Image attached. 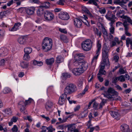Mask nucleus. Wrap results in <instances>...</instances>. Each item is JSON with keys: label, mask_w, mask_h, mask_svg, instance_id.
I'll return each instance as SVG.
<instances>
[{"label": "nucleus", "mask_w": 132, "mask_h": 132, "mask_svg": "<svg viewBox=\"0 0 132 132\" xmlns=\"http://www.w3.org/2000/svg\"><path fill=\"white\" fill-rule=\"evenodd\" d=\"M105 16L106 18L108 20L110 21L109 24L111 27L110 28V31L111 33L113 34L114 33V28L113 27V24L115 22V19L117 18L115 15L112 14L111 11H109Z\"/></svg>", "instance_id": "nucleus-1"}, {"label": "nucleus", "mask_w": 132, "mask_h": 132, "mask_svg": "<svg viewBox=\"0 0 132 132\" xmlns=\"http://www.w3.org/2000/svg\"><path fill=\"white\" fill-rule=\"evenodd\" d=\"M109 50L107 46H105L102 48V60L100 66H103L109 65V62L108 56Z\"/></svg>", "instance_id": "nucleus-2"}, {"label": "nucleus", "mask_w": 132, "mask_h": 132, "mask_svg": "<svg viewBox=\"0 0 132 132\" xmlns=\"http://www.w3.org/2000/svg\"><path fill=\"white\" fill-rule=\"evenodd\" d=\"M53 45L52 39L48 37L45 38L43 40L42 44V48L45 52L50 51Z\"/></svg>", "instance_id": "nucleus-3"}, {"label": "nucleus", "mask_w": 132, "mask_h": 132, "mask_svg": "<svg viewBox=\"0 0 132 132\" xmlns=\"http://www.w3.org/2000/svg\"><path fill=\"white\" fill-rule=\"evenodd\" d=\"M77 90V87L76 85L73 83H71L65 87L64 90V94L67 95H69L75 92Z\"/></svg>", "instance_id": "nucleus-4"}, {"label": "nucleus", "mask_w": 132, "mask_h": 132, "mask_svg": "<svg viewBox=\"0 0 132 132\" xmlns=\"http://www.w3.org/2000/svg\"><path fill=\"white\" fill-rule=\"evenodd\" d=\"M84 56L82 53H77L74 56V59L73 61V64L76 67L80 65L83 61Z\"/></svg>", "instance_id": "nucleus-5"}, {"label": "nucleus", "mask_w": 132, "mask_h": 132, "mask_svg": "<svg viewBox=\"0 0 132 132\" xmlns=\"http://www.w3.org/2000/svg\"><path fill=\"white\" fill-rule=\"evenodd\" d=\"M92 41L89 39L83 42L81 44L82 50L86 51L90 50L92 47Z\"/></svg>", "instance_id": "nucleus-6"}, {"label": "nucleus", "mask_w": 132, "mask_h": 132, "mask_svg": "<svg viewBox=\"0 0 132 132\" xmlns=\"http://www.w3.org/2000/svg\"><path fill=\"white\" fill-rule=\"evenodd\" d=\"M45 19L47 20L51 21L54 19V16L53 14L51 12L46 10L44 12Z\"/></svg>", "instance_id": "nucleus-7"}, {"label": "nucleus", "mask_w": 132, "mask_h": 132, "mask_svg": "<svg viewBox=\"0 0 132 132\" xmlns=\"http://www.w3.org/2000/svg\"><path fill=\"white\" fill-rule=\"evenodd\" d=\"M67 95L64 93L62 94L60 96L58 101V103L60 105H62L66 103L67 101Z\"/></svg>", "instance_id": "nucleus-8"}, {"label": "nucleus", "mask_w": 132, "mask_h": 132, "mask_svg": "<svg viewBox=\"0 0 132 132\" xmlns=\"http://www.w3.org/2000/svg\"><path fill=\"white\" fill-rule=\"evenodd\" d=\"M59 17L61 19L64 20H67L69 19V16L66 12H62L59 15Z\"/></svg>", "instance_id": "nucleus-9"}, {"label": "nucleus", "mask_w": 132, "mask_h": 132, "mask_svg": "<svg viewBox=\"0 0 132 132\" xmlns=\"http://www.w3.org/2000/svg\"><path fill=\"white\" fill-rule=\"evenodd\" d=\"M121 130L123 132H132L131 130H130L129 126L127 124H123L120 127Z\"/></svg>", "instance_id": "nucleus-10"}, {"label": "nucleus", "mask_w": 132, "mask_h": 132, "mask_svg": "<svg viewBox=\"0 0 132 132\" xmlns=\"http://www.w3.org/2000/svg\"><path fill=\"white\" fill-rule=\"evenodd\" d=\"M82 22H84L82 19L75 18L74 19V23L75 26L78 28H80L82 24Z\"/></svg>", "instance_id": "nucleus-11"}, {"label": "nucleus", "mask_w": 132, "mask_h": 132, "mask_svg": "<svg viewBox=\"0 0 132 132\" xmlns=\"http://www.w3.org/2000/svg\"><path fill=\"white\" fill-rule=\"evenodd\" d=\"M72 73L76 76L79 75H81L84 72L81 68H76L72 70Z\"/></svg>", "instance_id": "nucleus-12"}, {"label": "nucleus", "mask_w": 132, "mask_h": 132, "mask_svg": "<svg viewBox=\"0 0 132 132\" xmlns=\"http://www.w3.org/2000/svg\"><path fill=\"white\" fill-rule=\"evenodd\" d=\"M40 4L41 5L38 6V8H41V9H48L49 8L50 6V3L48 2H44L42 3H40Z\"/></svg>", "instance_id": "nucleus-13"}, {"label": "nucleus", "mask_w": 132, "mask_h": 132, "mask_svg": "<svg viewBox=\"0 0 132 132\" xmlns=\"http://www.w3.org/2000/svg\"><path fill=\"white\" fill-rule=\"evenodd\" d=\"M8 53V50L6 48H1L0 49V56L3 57L6 56Z\"/></svg>", "instance_id": "nucleus-14"}, {"label": "nucleus", "mask_w": 132, "mask_h": 132, "mask_svg": "<svg viewBox=\"0 0 132 132\" xmlns=\"http://www.w3.org/2000/svg\"><path fill=\"white\" fill-rule=\"evenodd\" d=\"M35 8L34 7L25 8V11L27 14L29 15H32L34 14Z\"/></svg>", "instance_id": "nucleus-15"}, {"label": "nucleus", "mask_w": 132, "mask_h": 132, "mask_svg": "<svg viewBox=\"0 0 132 132\" xmlns=\"http://www.w3.org/2000/svg\"><path fill=\"white\" fill-rule=\"evenodd\" d=\"M110 113L113 118L117 120H119L120 118V115L117 112L111 111Z\"/></svg>", "instance_id": "nucleus-16"}, {"label": "nucleus", "mask_w": 132, "mask_h": 132, "mask_svg": "<svg viewBox=\"0 0 132 132\" xmlns=\"http://www.w3.org/2000/svg\"><path fill=\"white\" fill-rule=\"evenodd\" d=\"M18 107L20 108L21 112L24 114L25 113V102L23 101H21L18 103Z\"/></svg>", "instance_id": "nucleus-17"}, {"label": "nucleus", "mask_w": 132, "mask_h": 132, "mask_svg": "<svg viewBox=\"0 0 132 132\" xmlns=\"http://www.w3.org/2000/svg\"><path fill=\"white\" fill-rule=\"evenodd\" d=\"M81 68V69L83 70L84 72L87 69L88 67V64L85 61L83 60L82 62L81 63L80 65Z\"/></svg>", "instance_id": "nucleus-18"}, {"label": "nucleus", "mask_w": 132, "mask_h": 132, "mask_svg": "<svg viewBox=\"0 0 132 132\" xmlns=\"http://www.w3.org/2000/svg\"><path fill=\"white\" fill-rule=\"evenodd\" d=\"M99 55V54L96 53V55L93 57L91 62V65L93 66H94L96 65L97 60Z\"/></svg>", "instance_id": "nucleus-19"}, {"label": "nucleus", "mask_w": 132, "mask_h": 132, "mask_svg": "<svg viewBox=\"0 0 132 132\" xmlns=\"http://www.w3.org/2000/svg\"><path fill=\"white\" fill-rule=\"evenodd\" d=\"M21 24V23L19 22L15 23L13 27L11 29H10V30L11 31H16L19 29V27Z\"/></svg>", "instance_id": "nucleus-20"}, {"label": "nucleus", "mask_w": 132, "mask_h": 132, "mask_svg": "<svg viewBox=\"0 0 132 132\" xmlns=\"http://www.w3.org/2000/svg\"><path fill=\"white\" fill-rule=\"evenodd\" d=\"M53 103L51 102H48L46 103L45 108L47 111H50L53 106Z\"/></svg>", "instance_id": "nucleus-21"}, {"label": "nucleus", "mask_w": 132, "mask_h": 132, "mask_svg": "<svg viewBox=\"0 0 132 132\" xmlns=\"http://www.w3.org/2000/svg\"><path fill=\"white\" fill-rule=\"evenodd\" d=\"M64 60L63 57L61 55L58 56L56 58V63H60L63 62Z\"/></svg>", "instance_id": "nucleus-22"}, {"label": "nucleus", "mask_w": 132, "mask_h": 132, "mask_svg": "<svg viewBox=\"0 0 132 132\" xmlns=\"http://www.w3.org/2000/svg\"><path fill=\"white\" fill-rule=\"evenodd\" d=\"M104 67L100 66V68L99 70V72L97 74V75H105L106 74V72L105 70H104Z\"/></svg>", "instance_id": "nucleus-23"}, {"label": "nucleus", "mask_w": 132, "mask_h": 132, "mask_svg": "<svg viewBox=\"0 0 132 132\" xmlns=\"http://www.w3.org/2000/svg\"><path fill=\"white\" fill-rule=\"evenodd\" d=\"M54 61V59L53 58H51L49 59H47L45 60L46 63L48 65H51L52 64Z\"/></svg>", "instance_id": "nucleus-24"}, {"label": "nucleus", "mask_w": 132, "mask_h": 132, "mask_svg": "<svg viewBox=\"0 0 132 132\" xmlns=\"http://www.w3.org/2000/svg\"><path fill=\"white\" fill-rule=\"evenodd\" d=\"M18 42L20 44L24 45L25 42V36H22L20 37L18 39Z\"/></svg>", "instance_id": "nucleus-25"}, {"label": "nucleus", "mask_w": 132, "mask_h": 132, "mask_svg": "<svg viewBox=\"0 0 132 132\" xmlns=\"http://www.w3.org/2000/svg\"><path fill=\"white\" fill-rule=\"evenodd\" d=\"M97 50L96 51V53L99 54L100 52V50L101 48V45L100 43V41L98 40L97 42Z\"/></svg>", "instance_id": "nucleus-26"}, {"label": "nucleus", "mask_w": 132, "mask_h": 132, "mask_svg": "<svg viewBox=\"0 0 132 132\" xmlns=\"http://www.w3.org/2000/svg\"><path fill=\"white\" fill-rule=\"evenodd\" d=\"M120 17L121 18L125 19L126 21H127L128 22L130 23L132 21V20L129 17L127 16L123 15L121 16Z\"/></svg>", "instance_id": "nucleus-27"}, {"label": "nucleus", "mask_w": 132, "mask_h": 132, "mask_svg": "<svg viewBox=\"0 0 132 132\" xmlns=\"http://www.w3.org/2000/svg\"><path fill=\"white\" fill-rule=\"evenodd\" d=\"M34 102V101L32 98H29L28 100H25V106L29 105L31 103Z\"/></svg>", "instance_id": "nucleus-28"}, {"label": "nucleus", "mask_w": 132, "mask_h": 132, "mask_svg": "<svg viewBox=\"0 0 132 132\" xmlns=\"http://www.w3.org/2000/svg\"><path fill=\"white\" fill-rule=\"evenodd\" d=\"M33 64L34 65H37L40 66L42 65L43 64V62L41 61H38L36 60L34 61Z\"/></svg>", "instance_id": "nucleus-29"}, {"label": "nucleus", "mask_w": 132, "mask_h": 132, "mask_svg": "<svg viewBox=\"0 0 132 132\" xmlns=\"http://www.w3.org/2000/svg\"><path fill=\"white\" fill-rule=\"evenodd\" d=\"M6 115H11L12 113V111L10 108L6 109L3 110Z\"/></svg>", "instance_id": "nucleus-30"}, {"label": "nucleus", "mask_w": 132, "mask_h": 132, "mask_svg": "<svg viewBox=\"0 0 132 132\" xmlns=\"http://www.w3.org/2000/svg\"><path fill=\"white\" fill-rule=\"evenodd\" d=\"M68 131H70V132H72L73 131L74 129H75L76 127L75 126H73L72 125H68Z\"/></svg>", "instance_id": "nucleus-31"}, {"label": "nucleus", "mask_w": 132, "mask_h": 132, "mask_svg": "<svg viewBox=\"0 0 132 132\" xmlns=\"http://www.w3.org/2000/svg\"><path fill=\"white\" fill-rule=\"evenodd\" d=\"M123 25L125 27V31H128L129 29V24L126 21L124 22L123 23Z\"/></svg>", "instance_id": "nucleus-32"}, {"label": "nucleus", "mask_w": 132, "mask_h": 132, "mask_svg": "<svg viewBox=\"0 0 132 132\" xmlns=\"http://www.w3.org/2000/svg\"><path fill=\"white\" fill-rule=\"evenodd\" d=\"M32 49L30 47L25 48V56L26 54H30L32 52Z\"/></svg>", "instance_id": "nucleus-33"}, {"label": "nucleus", "mask_w": 132, "mask_h": 132, "mask_svg": "<svg viewBox=\"0 0 132 132\" xmlns=\"http://www.w3.org/2000/svg\"><path fill=\"white\" fill-rule=\"evenodd\" d=\"M37 14L38 16H40L42 15L43 13V9L41 8H39V9L37 11Z\"/></svg>", "instance_id": "nucleus-34"}, {"label": "nucleus", "mask_w": 132, "mask_h": 132, "mask_svg": "<svg viewBox=\"0 0 132 132\" xmlns=\"http://www.w3.org/2000/svg\"><path fill=\"white\" fill-rule=\"evenodd\" d=\"M108 93H110L111 94H114L117 93L116 91L114 90V89L111 87L109 88L107 90Z\"/></svg>", "instance_id": "nucleus-35"}, {"label": "nucleus", "mask_w": 132, "mask_h": 132, "mask_svg": "<svg viewBox=\"0 0 132 132\" xmlns=\"http://www.w3.org/2000/svg\"><path fill=\"white\" fill-rule=\"evenodd\" d=\"M60 39L61 40L65 42L67 41V38L66 36L64 35H61L60 37Z\"/></svg>", "instance_id": "nucleus-36"}, {"label": "nucleus", "mask_w": 132, "mask_h": 132, "mask_svg": "<svg viewBox=\"0 0 132 132\" xmlns=\"http://www.w3.org/2000/svg\"><path fill=\"white\" fill-rule=\"evenodd\" d=\"M96 2H97L96 1H94L93 0H89L88 2V3L90 4H91L92 3L93 5L97 6L98 8H99V6L98 5Z\"/></svg>", "instance_id": "nucleus-37"}, {"label": "nucleus", "mask_w": 132, "mask_h": 132, "mask_svg": "<svg viewBox=\"0 0 132 132\" xmlns=\"http://www.w3.org/2000/svg\"><path fill=\"white\" fill-rule=\"evenodd\" d=\"M118 80L122 82L125 81V77L123 75H122L118 77Z\"/></svg>", "instance_id": "nucleus-38"}, {"label": "nucleus", "mask_w": 132, "mask_h": 132, "mask_svg": "<svg viewBox=\"0 0 132 132\" xmlns=\"http://www.w3.org/2000/svg\"><path fill=\"white\" fill-rule=\"evenodd\" d=\"M11 91V89L8 88H4L3 90V92L4 94L9 93Z\"/></svg>", "instance_id": "nucleus-39"}, {"label": "nucleus", "mask_w": 132, "mask_h": 132, "mask_svg": "<svg viewBox=\"0 0 132 132\" xmlns=\"http://www.w3.org/2000/svg\"><path fill=\"white\" fill-rule=\"evenodd\" d=\"M102 28V33L105 36L107 37L108 36V33L106 29L104 27H103Z\"/></svg>", "instance_id": "nucleus-40"}, {"label": "nucleus", "mask_w": 132, "mask_h": 132, "mask_svg": "<svg viewBox=\"0 0 132 132\" xmlns=\"http://www.w3.org/2000/svg\"><path fill=\"white\" fill-rule=\"evenodd\" d=\"M99 10H98V11L101 14H104L106 12V10L105 8H98Z\"/></svg>", "instance_id": "nucleus-41"}, {"label": "nucleus", "mask_w": 132, "mask_h": 132, "mask_svg": "<svg viewBox=\"0 0 132 132\" xmlns=\"http://www.w3.org/2000/svg\"><path fill=\"white\" fill-rule=\"evenodd\" d=\"M62 75L63 78H69L71 77V75L70 74L68 73H63Z\"/></svg>", "instance_id": "nucleus-42"}, {"label": "nucleus", "mask_w": 132, "mask_h": 132, "mask_svg": "<svg viewBox=\"0 0 132 132\" xmlns=\"http://www.w3.org/2000/svg\"><path fill=\"white\" fill-rule=\"evenodd\" d=\"M65 2V0H59L57 2L56 4L58 5H64V3Z\"/></svg>", "instance_id": "nucleus-43"}, {"label": "nucleus", "mask_w": 132, "mask_h": 132, "mask_svg": "<svg viewBox=\"0 0 132 132\" xmlns=\"http://www.w3.org/2000/svg\"><path fill=\"white\" fill-rule=\"evenodd\" d=\"M104 95L105 97L108 98L110 99L112 98V96L110 94L107 93L104 94Z\"/></svg>", "instance_id": "nucleus-44"}, {"label": "nucleus", "mask_w": 132, "mask_h": 132, "mask_svg": "<svg viewBox=\"0 0 132 132\" xmlns=\"http://www.w3.org/2000/svg\"><path fill=\"white\" fill-rule=\"evenodd\" d=\"M47 129L49 131L52 132L55 130V129L53 128L52 126H50L49 127H47Z\"/></svg>", "instance_id": "nucleus-45"}, {"label": "nucleus", "mask_w": 132, "mask_h": 132, "mask_svg": "<svg viewBox=\"0 0 132 132\" xmlns=\"http://www.w3.org/2000/svg\"><path fill=\"white\" fill-rule=\"evenodd\" d=\"M18 119V118L15 116H13L11 120V121L13 122H16Z\"/></svg>", "instance_id": "nucleus-46"}, {"label": "nucleus", "mask_w": 132, "mask_h": 132, "mask_svg": "<svg viewBox=\"0 0 132 132\" xmlns=\"http://www.w3.org/2000/svg\"><path fill=\"white\" fill-rule=\"evenodd\" d=\"M98 104L96 102H95L93 104V108L95 109L96 110L97 109L98 107Z\"/></svg>", "instance_id": "nucleus-47"}, {"label": "nucleus", "mask_w": 132, "mask_h": 132, "mask_svg": "<svg viewBox=\"0 0 132 132\" xmlns=\"http://www.w3.org/2000/svg\"><path fill=\"white\" fill-rule=\"evenodd\" d=\"M118 80V77H116L114 78H113L112 79V83L115 84Z\"/></svg>", "instance_id": "nucleus-48"}, {"label": "nucleus", "mask_w": 132, "mask_h": 132, "mask_svg": "<svg viewBox=\"0 0 132 132\" xmlns=\"http://www.w3.org/2000/svg\"><path fill=\"white\" fill-rule=\"evenodd\" d=\"M25 120H28L30 122H31L32 121V118L30 116H28L25 117Z\"/></svg>", "instance_id": "nucleus-49"}, {"label": "nucleus", "mask_w": 132, "mask_h": 132, "mask_svg": "<svg viewBox=\"0 0 132 132\" xmlns=\"http://www.w3.org/2000/svg\"><path fill=\"white\" fill-rule=\"evenodd\" d=\"M12 130L13 132H17L18 128L17 126L16 125H14L12 128Z\"/></svg>", "instance_id": "nucleus-50"}, {"label": "nucleus", "mask_w": 132, "mask_h": 132, "mask_svg": "<svg viewBox=\"0 0 132 132\" xmlns=\"http://www.w3.org/2000/svg\"><path fill=\"white\" fill-rule=\"evenodd\" d=\"M83 84V81L80 80H79L78 82V86L79 87H81Z\"/></svg>", "instance_id": "nucleus-51"}, {"label": "nucleus", "mask_w": 132, "mask_h": 132, "mask_svg": "<svg viewBox=\"0 0 132 132\" xmlns=\"http://www.w3.org/2000/svg\"><path fill=\"white\" fill-rule=\"evenodd\" d=\"M31 2L32 3L40 4V2L39 0H31Z\"/></svg>", "instance_id": "nucleus-52"}, {"label": "nucleus", "mask_w": 132, "mask_h": 132, "mask_svg": "<svg viewBox=\"0 0 132 132\" xmlns=\"http://www.w3.org/2000/svg\"><path fill=\"white\" fill-rule=\"evenodd\" d=\"M82 9L86 13L89 11L87 8L85 6H82Z\"/></svg>", "instance_id": "nucleus-53"}, {"label": "nucleus", "mask_w": 132, "mask_h": 132, "mask_svg": "<svg viewBox=\"0 0 132 132\" xmlns=\"http://www.w3.org/2000/svg\"><path fill=\"white\" fill-rule=\"evenodd\" d=\"M3 30L0 29V38L3 37L4 36V32Z\"/></svg>", "instance_id": "nucleus-54"}, {"label": "nucleus", "mask_w": 132, "mask_h": 132, "mask_svg": "<svg viewBox=\"0 0 132 132\" xmlns=\"http://www.w3.org/2000/svg\"><path fill=\"white\" fill-rule=\"evenodd\" d=\"M42 130L40 132H46L47 129V127L46 126H43L42 128Z\"/></svg>", "instance_id": "nucleus-55"}, {"label": "nucleus", "mask_w": 132, "mask_h": 132, "mask_svg": "<svg viewBox=\"0 0 132 132\" xmlns=\"http://www.w3.org/2000/svg\"><path fill=\"white\" fill-rule=\"evenodd\" d=\"M59 30V31L61 32L64 34H66L67 33V31L64 29L60 28Z\"/></svg>", "instance_id": "nucleus-56"}, {"label": "nucleus", "mask_w": 132, "mask_h": 132, "mask_svg": "<svg viewBox=\"0 0 132 132\" xmlns=\"http://www.w3.org/2000/svg\"><path fill=\"white\" fill-rule=\"evenodd\" d=\"M29 54H26L25 56V60L29 61L30 60V57L29 55Z\"/></svg>", "instance_id": "nucleus-57"}, {"label": "nucleus", "mask_w": 132, "mask_h": 132, "mask_svg": "<svg viewBox=\"0 0 132 132\" xmlns=\"http://www.w3.org/2000/svg\"><path fill=\"white\" fill-rule=\"evenodd\" d=\"M119 59V56L117 55H116L114 56V59L116 62L118 61Z\"/></svg>", "instance_id": "nucleus-58"}, {"label": "nucleus", "mask_w": 132, "mask_h": 132, "mask_svg": "<svg viewBox=\"0 0 132 132\" xmlns=\"http://www.w3.org/2000/svg\"><path fill=\"white\" fill-rule=\"evenodd\" d=\"M119 71L120 73L121 74H123L126 73L125 71L122 68L120 69Z\"/></svg>", "instance_id": "nucleus-59"}, {"label": "nucleus", "mask_w": 132, "mask_h": 132, "mask_svg": "<svg viewBox=\"0 0 132 132\" xmlns=\"http://www.w3.org/2000/svg\"><path fill=\"white\" fill-rule=\"evenodd\" d=\"M5 63V60L4 59H3L2 60L0 61V65L2 66H3L4 65Z\"/></svg>", "instance_id": "nucleus-60"}, {"label": "nucleus", "mask_w": 132, "mask_h": 132, "mask_svg": "<svg viewBox=\"0 0 132 132\" xmlns=\"http://www.w3.org/2000/svg\"><path fill=\"white\" fill-rule=\"evenodd\" d=\"M97 77L100 81L102 82L103 81L104 79L103 78L101 77L99 75H98Z\"/></svg>", "instance_id": "nucleus-61"}, {"label": "nucleus", "mask_w": 132, "mask_h": 132, "mask_svg": "<svg viewBox=\"0 0 132 132\" xmlns=\"http://www.w3.org/2000/svg\"><path fill=\"white\" fill-rule=\"evenodd\" d=\"M114 3L119 4L120 5V4H121L120 0H114Z\"/></svg>", "instance_id": "nucleus-62"}, {"label": "nucleus", "mask_w": 132, "mask_h": 132, "mask_svg": "<svg viewBox=\"0 0 132 132\" xmlns=\"http://www.w3.org/2000/svg\"><path fill=\"white\" fill-rule=\"evenodd\" d=\"M86 13L87 14L88 16L90 18H92L93 17V15L89 11Z\"/></svg>", "instance_id": "nucleus-63"}, {"label": "nucleus", "mask_w": 132, "mask_h": 132, "mask_svg": "<svg viewBox=\"0 0 132 132\" xmlns=\"http://www.w3.org/2000/svg\"><path fill=\"white\" fill-rule=\"evenodd\" d=\"M125 34L126 36L129 37H130L131 36V34L128 32V31H125Z\"/></svg>", "instance_id": "nucleus-64"}]
</instances>
